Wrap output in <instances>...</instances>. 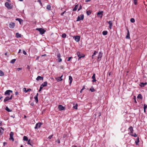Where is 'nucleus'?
Segmentation results:
<instances>
[{
  "label": "nucleus",
  "instance_id": "nucleus-61",
  "mask_svg": "<svg viewBox=\"0 0 147 147\" xmlns=\"http://www.w3.org/2000/svg\"><path fill=\"white\" fill-rule=\"evenodd\" d=\"M46 56V54H45L42 55V56L43 57V56Z\"/></svg>",
  "mask_w": 147,
  "mask_h": 147
},
{
  "label": "nucleus",
  "instance_id": "nucleus-28",
  "mask_svg": "<svg viewBox=\"0 0 147 147\" xmlns=\"http://www.w3.org/2000/svg\"><path fill=\"white\" fill-rule=\"evenodd\" d=\"M1 129H0V135H1L3 133L4 130L1 127Z\"/></svg>",
  "mask_w": 147,
  "mask_h": 147
},
{
  "label": "nucleus",
  "instance_id": "nucleus-4",
  "mask_svg": "<svg viewBox=\"0 0 147 147\" xmlns=\"http://www.w3.org/2000/svg\"><path fill=\"white\" fill-rule=\"evenodd\" d=\"M77 55L78 57V60H79L82 57H85L84 55V54H80L79 52H78L77 53Z\"/></svg>",
  "mask_w": 147,
  "mask_h": 147
},
{
  "label": "nucleus",
  "instance_id": "nucleus-40",
  "mask_svg": "<svg viewBox=\"0 0 147 147\" xmlns=\"http://www.w3.org/2000/svg\"><path fill=\"white\" fill-rule=\"evenodd\" d=\"M130 135L131 136H134V137H136L137 136V135L136 133H134L133 134H131Z\"/></svg>",
  "mask_w": 147,
  "mask_h": 147
},
{
  "label": "nucleus",
  "instance_id": "nucleus-60",
  "mask_svg": "<svg viewBox=\"0 0 147 147\" xmlns=\"http://www.w3.org/2000/svg\"><path fill=\"white\" fill-rule=\"evenodd\" d=\"M7 53H8L7 52H6L5 53V55H6V56H7Z\"/></svg>",
  "mask_w": 147,
  "mask_h": 147
},
{
  "label": "nucleus",
  "instance_id": "nucleus-25",
  "mask_svg": "<svg viewBox=\"0 0 147 147\" xmlns=\"http://www.w3.org/2000/svg\"><path fill=\"white\" fill-rule=\"evenodd\" d=\"M16 36L18 38H20L21 37V35L18 33H17L16 34Z\"/></svg>",
  "mask_w": 147,
  "mask_h": 147
},
{
  "label": "nucleus",
  "instance_id": "nucleus-43",
  "mask_svg": "<svg viewBox=\"0 0 147 147\" xmlns=\"http://www.w3.org/2000/svg\"><path fill=\"white\" fill-rule=\"evenodd\" d=\"M135 5H136L137 4V0H133Z\"/></svg>",
  "mask_w": 147,
  "mask_h": 147
},
{
  "label": "nucleus",
  "instance_id": "nucleus-57",
  "mask_svg": "<svg viewBox=\"0 0 147 147\" xmlns=\"http://www.w3.org/2000/svg\"><path fill=\"white\" fill-rule=\"evenodd\" d=\"M52 137V135H51V136H49V137L48 138H49V139H51V138Z\"/></svg>",
  "mask_w": 147,
  "mask_h": 147
},
{
  "label": "nucleus",
  "instance_id": "nucleus-15",
  "mask_svg": "<svg viewBox=\"0 0 147 147\" xmlns=\"http://www.w3.org/2000/svg\"><path fill=\"white\" fill-rule=\"evenodd\" d=\"M103 11H99L97 13V15H100L99 16L100 18H102L103 15Z\"/></svg>",
  "mask_w": 147,
  "mask_h": 147
},
{
  "label": "nucleus",
  "instance_id": "nucleus-37",
  "mask_svg": "<svg viewBox=\"0 0 147 147\" xmlns=\"http://www.w3.org/2000/svg\"><path fill=\"white\" fill-rule=\"evenodd\" d=\"M36 102V103H37L38 101V98L37 96H35L34 98Z\"/></svg>",
  "mask_w": 147,
  "mask_h": 147
},
{
  "label": "nucleus",
  "instance_id": "nucleus-62",
  "mask_svg": "<svg viewBox=\"0 0 147 147\" xmlns=\"http://www.w3.org/2000/svg\"><path fill=\"white\" fill-rule=\"evenodd\" d=\"M31 105L32 106H33V105H34V103H33V102H32V103L31 104Z\"/></svg>",
  "mask_w": 147,
  "mask_h": 147
},
{
  "label": "nucleus",
  "instance_id": "nucleus-1",
  "mask_svg": "<svg viewBox=\"0 0 147 147\" xmlns=\"http://www.w3.org/2000/svg\"><path fill=\"white\" fill-rule=\"evenodd\" d=\"M36 30L40 32V34L42 35L44 34L45 32H46V30H45L42 28H37L36 29Z\"/></svg>",
  "mask_w": 147,
  "mask_h": 147
},
{
  "label": "nucleus",
  "instance_id": "nucleus-58",
  "mask_svg": "<svg viewBox=\"0 0 147 147\" xmlns=\"http://www.w3.org/2000/svg\"><path fill=\"white\" fill-rule=\"evenodd\" d=\"M90 0H85V2H88L90 1Z\"/></svg>",
  "mask_w": 147,
  "mask_h": 147
},
{
  "label": "nucleus",
  "instance_id": "nucleus-38",
  "mask_svg": "<svg viewBox=\"0 0 147 147\" xmlns=\"http://www.w3.org/2000/svg\"><path fill=\"white\" fill-rule=\"evenodd\" d=\"M130 20L131 22L132 23H134L135 21L134 19L133 18H131Z\"/></svg>",
  "mask_w": 147,
  "mask_h": 147
},
{
  "label": "nucleus",
  "instance_id": "nucleus-42",
  "mask_svg": "<svg viewBox=\"0 0 147 147\" xmlns=\"http://www.w3.org/2000/svg\"><path fill=\"white\" fill-rule=\"evenodd\" d=\"M77 106H78V105H77V104H76L73 107L74 109H77V108H77Z\"/></svg>",
  "mask_w": 147,
  "mask_h": 147
},
{
  "label": "nucleus",
  "instance_id": "nucleus-3",
  "mask_svg": "<svg viewBox=\"0 0 147 147\" xmlns=\"http://www.w3.org/2000/svg\"><path fill=\"white\" fill-rule=\"evenodd\" d=\"M47 82H45L44 83H43L40 86L39 90L38 91L39 92H40L43 88L45 86H47Z\"/></svg>",
  "mask_w": 147,
  "mask_h": 147
},
{
  "label": "nucleus",
  "instance_id": "nucleus-5",
  "mask_svg": "<svg viewBox=\"0 0 147 147\" xmlns=\"http://www.w3.org/2000/svg\"><path fill=\"white\" fill-rule=\"evenodd\" d=\"M12 95H11L9 97H6L4 100V102H5L6 101H7L9 100H11L12 99Z\"/></svg>",
  "mask_w": 147,
  "mask_h": 147
},
{
  "label": "nucleus",
  "instance_id": "nucleus-36",
  "mask_svg": "<svg viewBox=\"0 0 147 147\" xmlns=\"http://www.w3.org/2000/svg\"><path fill=\"white\" fill-rule=\"evenodd\" d=\"M16 20L18 21L20 23V24H21V21L22 20L21 19H20V18H16Z\"/></svg>",
  "mask_w": 147,
  "mask_h": 147
},
{
  "label": "nucleus",
  "instance_id": "nucleus-44",
  "mask_svg": "<svg viewBox=\"0 0 147 147\" xmlns=\"http://www.w3.org/2000/svg\"><path fill=\"white\" fill-rule=\"evenodd\" d=\"M61 57V55L59 53H58L57 55V57L58 58H60Z\"/></svg>",
  "mask_w": 147,
  "mask_h": 147
},
{
  "label": "nucleus",
  "instance_id": "nucleus-53",
  "mask_svg": "<svg viewBox=\"0 0 147 147\" xmlns=\"http://www.w3.org/2000/svg\"><path fill=\"white\" fill-rule=\"evenodd\" d=\"M66 12V11H64L62 13H61V16H63V14L65 13Z\"/></svg>",
  "mask_w": 147,
  "mask_h": 147
},
{
  "label": "nucleus",
  "instance_id": "nucleus-30",
  "mask_svg": "<svg viewBox=\"0 0 147 147\" xmlns=\"http://www.w3.org/2000/svg\"><path fill=\"white\" fill-rule=\"evenodd\" d=\"M108 32L107 31H104L102 32V33L104 35H106L107 34Z\"/></svg>",
  "mask_w": 147,
  "mask_h": 147
},
{
  "label": "nucleus",
  "instance_id": "nucleus-63",
  "mask_svg": "<svg viewBox=\"0 0 147 147\" xmlns=\"http://www.w3.org/2000/svg\"><path fill=\"white\" fill-rule=\"evenodd\" d=\"M21 49H19V52H18V53H20L21 52Z\"/></svg>",
  "mask_w": 147,
  "mask_h": 147
},
{
  "label": "nucleus",
  "instance_id": "nucleus-23",
  "mask_svg": "<svg viewBox=\"0 0 147 147\" xmlns=\"http://www.w3.org/2000/svg\"><path fill=\"white\" fill-rule=\"evenodd\" d=\"M139 137H138L136 139V140L135 141V143L136 145H138V143L139 142Z\"/></svg>",
  "mask_w": 147,
  "mask_h": 147
},
{
  "label": "nucleus",
  "instance_id": "nucleus-26",
  "mask_svg": "<svg viewBox=\"0 0 147 147\" xmlns=\"http://www.w3.org/2000/svg\"><path fill=\"white\" fill-rule=\"evenodd\" d=\"M69 80L70 82L69 83L70 84L72 82L73 79L72 77L71 76H69Z\"/></svg>",
  "mask_w": 147,
  "mask_h": 147
},
{
  "label": "nucleus",
  "instance_id": "nucleus-52",
  "mask_svg": "<svg viewBox=\"0 0 147 147\" xmlns=\"http://www.w3.org/2000/svg\"><path fill=\"white\" fill-rule=\"evenodd\" d=\"M90 90L92 92H94L95 91L94 89L93 88L92 89H90Z\"/></svg>",
  "mask_w": 147,
  "mask_h": 147
},
{
  "label": "nucleus",
  "instance_id": "nucleus-16",
  "mask_svg": "<svg viewBox=\"0 0 147 147\" xmlns=\"http://www.w3.org/2000/svg\"><path fill=\"white\" fill-rule=\"evenodd\" d=\"M127 35L126 36V38L127 39H129L130 38L129 31L128 29H127Z\"/></svg>",
  "mask_w": 147,
  "mask_h": 147
},
{
  "label": "nucleus",
  "instance_id": "nucleus-39",
  "mask_svg": "<svg viewBox=\"0 0 147 147\" xmlns=\"http://www.w3.org/2000/svg\"><path fill=\"white\" fill-rule=\"evenodd\" d=\"M16 59H13L11 61L10 63H13L15 61Z\"/></svg>",
  "mask_w": 147,
  "mask_h": 147
},
{
  "label": "nucleus",
  "instance_id": "nucleus-50",
  "mask_svg": "<svg viewBox=\"0 0 147 147\" xmlns=\"http://www.w3.org/2000/svg\"><path fill=\"white\" fill-rule=\"evenodd\" d=\"M23 53L25 55H26L27 54L26 52L24 50L23 51Z\"/></svg>",
  "mask_w": 147,
  "mask_h": 147
},
{
  "label": "nucleus",
  "instance_id": "nucleus-21",
  "mask_svg": "<svg viewBox=\"0 0 147 147\" xmlns=\"http://www.w3.org/2000/svg\"><path fill=\"white\" fill-rule=\"evenodd\" d=\"M98 53V52L96 51H94V52L93 54V55L92 56V59H95V57H94V56Z\"/></svg>",
  "mask_w": 147,
  "mask_h": 147
},
{
  "label": "nucleus",
  "instance_id": "nucleus-54",
  "mask_svg": "<svg viewBox=\"0 0 147 147\" xmlns=\"http://www.w3.org/2000/svg\"><path fill=\"white\" fill-rule=\"evenodd\" d=\"M85 88L84 87L80 91V92L81 93L82 92V90Z\"/></svg>",
  "mask_w": 147,
  "mask_h": 147
},
{
  "label": "nucleus",
  "instance_id": "nucleus-33",
  "mask_svg": "<svg viewBox=\"0 0 147 147\" xmlns=\"http://www.w3.org/2000/svg\"><path fill=\"white\" fill-rule=\"evenodd\" d=\"M4 75V73L1 70H0V76H3Z\"/></svg>",
  "mask_w": 147,
  "mask_h": 147
},
{
  "label": "nucleus",
  "instance_id": "nucleus-12",
  "mask_svg": "<svg viewBox=\"0 0 147 147\" xmlns=\"http://www.w3.org/2000/svg\"><path fill=\"white\" fill-rule=\"evenodd\" d=\"M42 123H38L36 124V126L34 127L35 129H37L38 128H40L42 125Z\"/></svg>",
  "mask_w": 147,
  "mask_h": 147
},
{
  "label": "nucleus",
  "instance_id": "nucleus-10",
  "mask_svg": "<svg viewBox=\"0 0 147 147\" xmlns=\"http://www.w3.org/2000/svg\"><path fill=\"white\" fill-rule=\"evenodd\" d=\"M13 133L12 132H11L10 134V140H11L12 141H14V139L13 138Z\"/></svg>",
  "mask_w": 147,
  "mask_h": 147
},
{
  "label": "nucleus",
  "instance_id": "nucleus-45",
  "mask_svg": "<svg viewBox=\"0 0 147 147\" xmlns=\"http://www.w3.org/2000/svg\"><path fill=\"white\" fill-rule=\"evenodd\" d=\"M57 60H58L59 62H60L62 61V59L61 58H58Z\"/></svg>",
  "mask_w": 147,
  "mask_h": 147
},
{
  "label": "nucleus",
  "instance_id": "nucleus-14",
  "mask_svg": "<svg viewBox=\"0 0 147 147\" xmlns=\"http://www.w3.org/2000/svg\"><path fill=\"white\" fill-rule=\"evenodd\" d=\"M74 39L77 42H79L80 40V36H74Z\"/></svg>",
  "mask_w": 147,
  "mask_h": 147
},
{
  "label": "nucleus",
  "instance_id": "nucleus-27",
  "mask_svg": "<svg viewBox=\"0 0 147 147\" xmlns=\"http://www.w3.org/2000/svg\"><path fill=\"white\" fill-rule=\"evenodd\" d=\"M46 9H47L50 10H51V6L50 5H47L46 7Z\"/></svg>",
  "mask_w": 147,
  "mask_h": 147
},
{
  "label": "nucleus",
  "instance_id": "nucleus-11",
  "mask_svg": "<svg viewBox=\"0 0 147 147\" xmlns=\"http://www.w3.org/2000/svg\"><path fill=\"white\" fill-rule=\"evenodd\" d=\"M58 108L60 111L63 110L65 109V107L61 105H58Z\"/></svg>",
  "mask_w": 147,
  "mask_h": 147
},
{
  "label": "nucleus",
  "instance_id": "nucleus-55",
  "mask_svg": "<svg viewBox=\"0 0 147 147\" xmlns=\"http://www.w3.org/2000/svg\"><path fill=\"white\" fill-rule=\"evenodd\" d=\"M18 92H15V94L16 95H18Z\"/></svg>",
  "mask_w": 147,
  "mask_h": 147
},
{
  "label": "nucleus",
  "instance_id": "nucleus-2",
  "mask_svg": "<svg viewBox=\"0 0 147 147\" xmlns=\"http://www.w3.org/2000/svg\"><path fill=\"white\" fill-rule=\"evenodd\" d=\"M103 53L102 52H99V54L96 60L97 61H99L101 59Z\"/></svg>",
  "mask_w": 147,
  "mask_h": 147
},
{
  "label": "nucleus",
  "instance_id": "nucleus-49",
  "mask_svg": "<svg viewBox=\"0 0 147 147\" xmlns=\"http://www.w3.org/2000/svg\"><path fill=\"white\" fill-rule=\"evenodd\" d=\"M82 8V7L81 6V5H80V7H79V8L78 9V11H79L80 10H81Z\"/></svg>",
  "mask_w": 147,
  "mask_h": 147
},
{
  "label": "nucleus",
  "instance_id": "nucleus-35",
  "mask_svg": "<svg viewBox=\"0 0 147 147\" xmlns=\"http://www.w3.org/2000/svg\"><path fill=\"white\" fill-rule=\"evenodd\" d=\"M61 36L63 38H65L66 36V35L65 34L63 33L62 34Z\"/></svg>",
  "mask_w": 147,
  "mask_h": 147
},
{
  "label": "nucleus",
  "instance_id": "nucleus-19",
  "mask_svg": "<svg viewBox=\"0 0 147 147\" xmlns=\"http://www.w3.org/2000/svg\"><path fill=\"white\" fill-rule=\"evenodd\" d=\"M43 77H42L40 76H38L36 78V80L37 81H38L39 80H43Z\"/></svg>",
  "mask_w": 147,
  "mask_h": 147
},
{
  "label": "nucleus",
  "instance_id": "nucleus-7",
  "mask_svg": "<svg viewBox=\"0 0 147 147\" xmlns=\"http://www.w3.org/2000/svg\"><path fill=\"white\" fill-rule=\"evenodd\" d=\"M5 6L8 9H11L12 8V6L8 2H6L5 3Z\"/></svg>",
  "mask_w": 147,
  "mask_h": 147
},
{
  "label": "nucleus",
  "instance_id": "nucleus-59",
  "mask_svg": "<svg viewBox=\"0 0 147 147\" xmlns=\"http://www.w3.org/2000/svg\"><path fill=\"white\" fill-rule=\"evenodd\" d=\"M7 143L6 142H4L3 143L4 146H5V144H7Z\"/></svg>",
  "mask_w": 147,
  "mask_h": 147
},
{
  "label": "nucleus",
  "instance_id": "nucleus-48",
  "mask_svg": "<svg viewBox=\"0 0 147 147\" xmlns=\"http://www.w3.org/2000/svg\"><path fill=\"white\" fill-rule=\"evenodd\" d=\"M147 108V105L146 104H144V109H146Z\"/></svg>",
  "mask_w": 147,
  "mask_h": 147
},
{
  "label": "nucleus",
  "instance_id": "nucleus-22",
  "mask_svg": "<svg viewBox=\"0 0 147 147\" xmlns=\"http://www.w3.org/2000/svg\"><path fill=\"white\" fill-rule=\"evenodd\" d=\"M146 84H147L146 82H145V83L141 82L140 83V85L141 87H142L144 86Z\"/></svg>",
  "mask_w": 147,
  "mask_h": 147
},
{
  "label": "nucleus",
  "instance_id": "nucleus-18",
  "mask_svg": "<svg viewBox=\"0 0 147 147\" xmlns=\"http://www.w3.org/2000/svg\"><path fill=\"white\" fill-rule=\"evenodd\" d=\"M95 74H94L92 76V78L93 79V80H92V82H96V78H95Z\"/></svg>",
  "mask_w": 147,
  "mask_h": 147
},
{
  "label": "nucleus",
  "instance_id": "nucleus-41",
  "mask_svg": "<svg viewBox=\"0 0 147 147\" xmlns=\"http://www.w3.org/2000/svg\"><path fill=\"white\" fill-rule=\"evenodd\" d=\"M27 144H30V145H31L32 146H33V145H32V144H31V143L30 141V140L28 141Z\"/></svg>",
  "mask_w": 147,
  "mask_h": 147
},
{
  "label": "nucleus",
  "instance_id": "nucleus-64",
  "mask_svg": "<svg viewBox=\"0 0 147 147\" xmlns=\"http://www.w3.org/2000/svg\"><path fill=\"white\" fill-rule=\"evenodd\" d=\"M39 58V57H37L36 58V60H37Z\"/></svg>",
  "mask_w": 147,
  "mask_h": 147
},
{
  "label": "nucleus",
  "instance_id": "nucleus-13",
  "mask_svg": "<svg viewBox=\"0 0 147 147\" xmlns=\"http://www.w3.org/2000/svg\"><path fill=\"white\" fill-rule=\"evenodd\" d=\"M15 26V23L13 22H11L9 25V27L11 28H13Z\"/></svg>",
  "mask_w": 147,
  "mask_h": 147
},
{
  "label": "nucleus",
  "instance_id": "nucleus-9",
  "mask_svg": "<svg viewBox=\"0 0 147 147\" xmlns=\"http://www.w3.org/2000/svg\"><path fill=\"white\" fill-rule=\"evenodd\" d=\"M63 76V75H62L61 77L55 78V79L58 82L61 81L63 80L62 78Z\"/></svg>",
  "mask_w": 147,
  "mask_h": 147
},
{
  "label": "nucleus",
  "instance_id": "nucleus-8",
  "mask_svg": "<svg viewBox=\"0 0 147 147\" xmlns=\"http://www.w3.org/2000/svg\"><path fill=\"white\" fill-rule=\"evenodd\" d=\"M13 92L12 91L10 90H6L5 92V95H8L10 96L11 95H10V93H12Z\"/></svg>",
  "mask_w": 147,
  "mask_h": 147
},
{
  "label": "nucleus",
  "instance_id": "nucleus-24",
  "mask_svg": "<svg viewBox=\"0 0 147 147\" xmlns=\"http://www.w3.org/2000/svg\"><path fill=\"white\" fill-rule=\"evenodd\" d=\"M78 7V5H76L74 8L73 9V11H75L77 10Z\"/></svg>",
  "mask_w": 147,
  "mask_h": 147
},
{
  "label": "nucleus",
  "instance_id": "nucleus-29",
  "mask_svg": "<svg viewBox=\"0 0 147 147\" xmlns=\"http://www.w3.org/2000/svg\"><path fill=\"white\" fill-rule=\"evenodd\" d=\"M23 140L24 141H28V138L26 136H24L23 137Z\"/></svg>",
  "mask_w": 147,
  "mask_h": 147
},
{
  "label": "nucleus",
  "instance_id": "nucleus-34",
  "mask_svg": "<svg viewBox=\"0 0 147 147\" xmlns=\"http://www.w3.org/2000/svg\"><path fill=\"white\" fill-rule=\"evenodd\" d=\"M86 13L88 16L91 13V12L90 10H88L86 11Z\"/></svg>",
  "mask_w": 147,
  "mask_h": 147
},
{
  "label": "nucleus",
  "instance_id": "nucleus-20",
  "mask_svg": "<svg viewBox=\"0 0 147 147\" xmlns=\"http://www.w3.org/2000/svg\"><path fill=\"white\" fill-rule=\"evenodd\" d=\"M129 129L130 131V134H132L133 131V127L132 126H130L129 128Z\"/></svg>",
  "mask_w": 147,
  "mask_h": 147
},
{
  "label": "nucleus",
  "instance_id": "nucleus-51",
  "mask_svg": "<svg viewBox=\"0 0 147 147\" xmlns=\"http://www.w3.org/2000/svg\"><path fill=\"white\" fill-rule=\"evenodd\" d=\"M22 69V68H18L17 69V70L18 71H19Z\"/></svg>",
  "mask_w": 147,
  "mask_h": 147
},
{
  "label": "nucleus",
  "instance_id": "nucleus-47",
  "mask_svg": "<svg viewBox=\"0 0 147 147\" xmlns=\"http://www.w3.org/2000/svg\"><path fill=\"white\" fill-rule=\"evenodd\" d=\"M72 58V57H69L68 58V59L67 60V61H69L70 59Z\"/></svg>",
  "mask_w": 147,
  "mask_h": 147
},
{
  "label": "nucleus",
  "instance_id": "nucleus-56",
  "mask_svg": "<svg viewBox=\"0 0 147 147\" xmlns=\"http://www.w3.org/2000/svg\"><path fill=\"white\" fill-rule=\"evenodd\" d=\"M23 90L25 92L26 91H27V90H26V88H24L23 89Z\"/></svg>",
  "mask_w": 147,
  "mask_h": 147
},
{
  "label": "nucleus",
  "instance_id": "nucleus-17",
  "mask_svg": "<svg viewBox=\"0 0 147 147\" xmlns=\"http://www.w3.org/2000/svg\"><path fill=\"white\" fill-rule=\"evenodd\" d=\"M107 22L109 25V28L110 29H111V28L113 26L112 22L111 21H110L109 22Z\"/></svg>",
  "mask_w": 147,
  "mask_h": 147
},
{
  "label": "nucleus",
  "instance_id": "nucleus-32",
  "mask_svg": "<svg viewBox=\"0 0 147 147\" xmlns=\"http://www.w3.org/2000/svg\"><path fill=\"white\" fill-rule=\"evenodd\" d=\"M137 98L141 99L142 98V96L141 94H139Z\"/></svg>",
  "mask_w": 147,
  "mask_h": 147
},
{
  "label": "nucleus",
  "instance_id": "nucleus-46",
  "mask_svg": "<svg viewBox=\"0 0 147 147\" xmlns=\"http://www.w3.org/2000/svg\"><path fill=\"white\" fill-rule=\"evenodd\" d=\"M31 89H30V88H28V89L27 90V91H26L25 93H26L27 92H29V91H31Z\"/></svg>",
  "mask_w": 147,
  "mask_h": 147
},
{
  "label": "nucleus",
  "instance_id": "nucleus-31",
  "mask_svg": "<svg viewBox=\"0 0 147 147\" xmlns=\"http://www.w3.org/2000/svg\"><path fill=\"white\" fill-rule=\"evenodd\" d=\"M5 110L8 112H11L12 111L11 110H10L7 107H6L5 109Z\"/></svg>",
  "mask_w": 147,
  "mask_h": 147
},
{
  "label": "nucleus",
  "instance_id": "nucleus-6",
  "mask_svg": "<svg viewBox=\"0 0 147 147\" xmlns=\"http://www.w3.org/2000/svg\"><path fill=\"white\" fill-rule=\"evenodd\" d=\"M84 16L83 14H82L80 16H78L77 18V21H79L80 20H82L84 19Z\"/></svg>",
  "mask_w": 147,
  "mask_h": 147
}]
</instances>
